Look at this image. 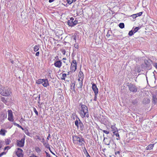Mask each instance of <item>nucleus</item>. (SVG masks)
Returning a JSON list of instances; mask_svg holds the SVG:
<instances>
[{
  "label": "nucleus",
  "mask_w": 157,
  "mask_h": 157,
  "mask_svg": "<svg viewBox=\"0 0 157 157\" xmlns=\"http://www.w3.org/2000/svg\"><path fill=\"white\" fill-rule=\"evenodd\" d=\"M72 140L74 144L80 146L84 145V139L81 136H74L72 137Z\"/></svg>",
  "instance_id": "1"
},
{
  "label": "nucleus",
  "mask_w": 157,
  "mask_h": 157,
  "mask_svg": "<svg viewBox=\"0 0 157 157\" xmlns=\"http://www.w3.org/2000/svg\"><path fill=\"white\" fill-rule=\"evenodd\" d=\"M81 105V109L80 110L79 113L81 117L83 118L85 117L87 118L89 117L88 114V110L87 107L85 105L80 104Z\"/></svg>",
  "instance_id": "2"
},
{
  "label": "nucleus",
  "mask_w": 157,
  "mask_h": 157,
  "mask_svg": "<svg viewBox=\"0 0 157 157\" xmlns=\"http://www.w3.org/2000/svg\"><path fill=\"white\" fill-rule=\"evenodd\" d=\"M0 94L3 96H7L10 94L9 88L8 86H0Z\"/></svg>",
  "instance_id": "3"
},
{
  "label": "nucleus",
  "mask_w": 157,
  "mask_h": 157,
  "mask_svg": "<svg viewBox=\"0 0 157 157\" xmlns=\"http://www.w3.org/2000/svg\"><path fill=\"white\" fill-rule=\"evenodd\" d=\"M127 86H128L129 90L132 92L136 93L137 91V87L135 85L131 83H128Z\"/></svg>",
  "instance_id": "4"
},
{
  "label": "nucleus",
  "mask_w": 157,
  "mask_h": 157,
  "mask_svg": "<svg viewBox=\"0 0 157 157\" xmlns=\"http://www.w3.org/2000/svg\"><path fill=\"white\" fill-rule=\"evenodd\" d=\"M77 63L76 60H74L72 61V63L70 67V72L71 73L74 72L77 69Z\"/></svg>",
  "instance_id": "5"
},
{
  "label": "nucleus",
  "mask_w": 157,
  "mask_h": 157,
  "mask_svg": "<svg viewBox=\"0 0 157 157\" xmlns=\"http://www.w3.org/2000/svg\"><path fill=\"white\" fill-rule=\"evenodd\" d=\"M78 23V21L74 20V18L72 17L67 21V24L69 26H74Z\"/></svg>",
  "instance_id": "6"
},
{
  "label": "nucleus",
  "mask_w": 157,
  "mask_h": 157,
  "mask_svg": "<svg viewBox=\"0 0 157 157\" xmlns=\"http://www.w3.org/2000/svg\"><path fill=\"white\" fill-rule=\"evenodd\" d=\"M8 120L11 122L13 121V112L11 110H8Z\"/></svg>",
  "instance_id": "7"
},
{
  "label": "nucleus",
  "mask_w": 157,
  "mask_h": 157,
  "mask_svg": "<svg viewBox=\"0 0 157 157\" xmlns=\"http://www.w3.org/2000/svg\"><path fill=\"white\" fill-rule=\"evenodd\" d=\"M25 140L24 138H23L20 140H17V146L20 147H23L24 145Z\"/></svg>",
  "instance_id": "8"
},
{
  "label": "nucleus",
  "mask_w": 157,
  "mask_h": 157,
  "mask_svg": "<svg viewBox=\"0 0 157 157\" xmlns=\"http://www.w3.org/2000/svg\"><path fill=\"white\" fill-rule=\"evenodd\" d=\"M144 63L146 67L150 68L152 63V61L150 59H145Z\"/></svg>",
  "instance_id": "9"
},
{
  "label": "nucleus",
  "mask_w": 157,
  "mask_h": 157,
  "mask_svg": "<svg viewBox=\"0 0 157 157\" xmlns=\"http://www.w3.org/2000/svg\"><path fill=\"white\" fill-rule=\"evenodd\" d=\"M23 151L22 149L18 148L16 152V154L18 157H23V154L22 153Z\"/></svg>",
  "instance_id": "10"
},
{
  "label": "nucleus",
  "mask_w": 157,
  "mask_h": 157,
  "mask_svg": "<svg viewBox=\"0 0 157 157\" xmlns=\"http://www.w3.org/2000/svg\"><path fill=\"white\" fill-rule=\"evenodd\" d=\"M54 65L56 67L60 68L62 66V65L61 60L55 61L54 63Z\"/></svg>",
  "instance_id": "11"
},
{
  "label": "nucleus",
  "mask_w": 157,
  "mask_h": 157,
  "mask_svg": "<svg viewBox=\"0 0 157 157\" xmlns=\"http://www.w3.org/2000/svg\"><path fill=\"white\" fill-rule=\"evenodd\" d=\"M111 140L109 138H108L104 137L103 142L105 144L109 145L110 144L111 142Z\"/></svg>",
  "instance_id": "12"
},
{
  "label": "nucleus",
  "mask_w": 157,
  "mask_h": 157,
  "mask_svg": "<svg viewBox=\"0 0 157 157\" xmlns=\"http://www.w3.org/2000/svg\"><path fill=\"white\" fill-rule=\"evenodd\" d=\"M92 89L94 92V94H98V89L97 87L96 84L94 83H93L92 84Z\"/></svg>",
  "instance_id": "13"
},
{
  "label": "nucleus",
  "mask_w": 157,
  "mask_h": 157,
  "mask_svg": "<svg viewBox=\"0 0 157 157\" xmlns=\"http://www.w3.org/2000/svg\"><path fill=\"white\" fill-rule=\"evenodd\" d=\"M78 120L79 121V128L80 129L81 131H82L84 129V125L81 122V121L78 118Z\"/></svg>",
  "instance_id": "14"
},
{
  "label": "nucleus",
  "mask_w": 157,
  "mask_h": 157,
  "mask_svg": "<svg viewBox=\"0 0 157 157\" xmlns=\"http://www.w3.org/2000/svg\"><path fill=\"white\" fill-rule=\"evenodd\" d=\"M42 85L44 87H47L49 85V84L47 79H44L43 83H42Z\"/></svg>",
  "instance_id": "15"
},
{
  "label": "nucleus",
  "mask_w": 157,
  "mask_h": 157,
  "mask_svg": "<svg viewBox=\"0 0 157 157\" xmlns=\"http://www.w3.org/2000/svg\"><path fill=\"white\" fill-rule=\"evenodd\" d=\"M157 102V98L155 95H153L152 96V102L155 104Z\"/></svg>",
  "instance_id": "16"
},
{
  "label": "nucleus",
  "mask_w": 157,
  "mask_h": 157,
  "mask_svg": "<svg viewBox=\"0 0 157 157\" xmlns=\"http://www.w3.org/2000/svg\"><path fill=\"white\" fill-rule=\"evenodd\" d=\"M112 130L113 132V133L116 132V131H118L117 128L115 127V125H113L111 126Z\"/></svg>",
  "instance_id": "17"
},
{
  "label": "nucleus",
  "mask_w": 157,
  "mask_h": 157,
  "mask_svg": "<svg viewBox=\"0 0 157 157\" xmlns=\"http://www.w3.org/2000/svg\"><path fill=\"white\" fill-rule=\"evenodd\" d=\"M7 132V131L4 129H2L0 131V134L3 136L5 135L6 133Z\"/></svg>",
  "instance_id": "18"
},
{
  "label": "nucleus",
  "mask_w": 157,
  "mask_h": 157,
  "mask_svg": "<svg viewBox=\"0 0 157 157\" xmlns=\"http://www.w3.org/2000/svg\"><path fill=\"white\" fill-rule=\"evenodd\" d=\"M150 102V100L147 98H144L143 100V102L144 104H148Z\"/></svg>",
  "instance_id": "19"
},
{
  "label": "nucleus",
  "mask_w": 157,
  "mask_h": 157,
  "mask_svg": "<svg viewBox=\"0 0 157 157\" xmlns=\"http://www.w3.org/2000/svg\"><path fill=\"white\" fill-rule=\"evenodd\" d=\"M78 77L79 78H80L82 80H83V72L81 71H80L79 72L78 75Z\"/></svg>",
  "instance_id": "20"
},
{
  "label": "nucleus",
  "mask_w": 157,
  "mask_h": 157,
  "mask_svg": "<svg viewBox=\"0 0 157 157\" xmlns=\"http://www.w3.org/2000/svg\"><path fill=\"white\" fill-rule=\"evenodd\" d=\"M154 144H150L149 145L146 147L147 150H151L154 145Z\"/></svg>",
  "instance_id": "21"
},
{
  "label": "nucleus",
  "mask_w": 157,
  "mask_h": 157,
  "mask_svg": "<svg viewBox=\"0 0 157 157\" xmlns=\"http://www.w3.org/2000/svg\"><path fill=\"white\" fill-rule=\"evenodd\" d=\"M39 45H36L33 48V50L35 52H37L39 49Z\"/></svg>",
  "instance_id": "22"
},
{
  "label": "nucleus",
  "mask_w": 157,
  "mask_h": 157,
  "mask_svg": "<svg viewBox=\"0 0 157 157\" xmlns=\"http://www.w3.org/2000/svg\"><path fill=\"white\" fill-rule=\"evenodd\" d=\"M44 79H39L36 80V83L37 84H39L40 83H43V81Z\"/></svg>",
  "instance_id": "23"
},
{
  "label": "nucleus",
  "mask_w": 157,
  "mask_h": 157,
  "mask_svg": "<svg viewBox=\"0 0 157 157\" xmlns=\"http://www.w3.org/2000/svg\"><path fill=\"white\" fill-rule=\"evenodd\" d=\"M67 64H66L65 66H64L63 67V72H65L66 71H68V69L69 68L67 66Z\"/></svg>",
  "instance_id": "24"
},
{
  "label": "nucleus",
  "mask_w": 157,
  "mask_h": 157,
  "mask_svg": "<svg viewBox=\"0 0 157 157\" xmlns=\"http://www.w3.org/2000/svg\"><path fill=\"white\" fill-rule=\"evenodd\" d=\"M75 125L77 126L78 129L79 128V120H76L75 122Z\"/></svg>",
  "instance_id": "25"
},
{
  "label": "nucleus",
  "mask_w": 157,
  "mask_h": 157,
  "mask_svg": "<svg viewBox=\"0 0 157 157\" xmlns=\"http://www.w3.org/2000/svg\"><path fill=\"white\" fill-rule=\"evenodd\" d=\"M113 133L114 135H116V136L118 137L116 138L117 140H120V138L119 137V135L118 132V131H116V132Z\"/></svg>",
  "instance_id": "26"
},
{
  "label": "nucleus",
  "mask_w": 157,
  "mask_h": 157,
  "mask_svg": "<svg viewBox=\"0 0 157 157\" xmlns=\"http://www.w3.org/2000/svg\"><path fill=\"white\" fill-rule=\"evenodd\" d=\"M78 86V88H81L82 86V81H81L79 82Z\"/></svg>",
  "instance_id": "27"
},
{
  "label": "nucleus",
  "mask_w": 157,
  "mask_h": 157,
  "mask_svg": "<svg viewBox=\"0 0 157 157\" xmlns=\"http://www.w3.org/2000/svg\"><path fill=\"white\" fill-rule=\"evenodd\" d=\"M62 76L61 79L65 80V78L67 76V74L65 73H63L62 74Z\"/></svg>",
  "instance_id": "28"
},
{
  "label": "nucleus",
  "mask_w": 157,
  "mask_h": 157,
  "mask_svg": "<svg viewBox=\"0 0 157 157\" xmlns=\"http://www.w3.org/2000/svg\"><path fill=\"white\" fill-rule=\"evenodd\" d=\"M119 26L121 29H123L124 28V23H120L119 24Z\"/></svg>",
  "instance_id": "29"
},
{
  "label": "nucleus",
  "mask_w": 157,
  "mask_h": 157,
  "mask_svg": "<svg viewBox=\"0 0 157 157\" xmlns=\"http://www.w3.org/2000/svg\"><path fill=\"white\" fill-rule=\"evenodd\" d=\"M75 84L74 83H71V90H74L75 89Z\"/></svg>",
  "instance_id": "30"
},
{
  "label": "nucleus",
  "mask_w": 157,
  "mask_h": 157,
  "mask_svg": "<svg viewBox=\"0 0 157 157\" xmlns=\"http://www.w3.org/2000/svg\"><path fill=\"white\" fill-rule=\"evenodd\" d=\"M71 38H73V40H75V42H76V36L75 34L72 35L71 36Z\"/></svg>",
  "instance_id": "31"
},
{
  "label": "nucleus",
  "mask_w": 157,
  "mask_h": 157,
  "mask_svg": "<svg viewBox=\"0 0 157 157\" xmlns=\"http://www.w3.org/2000/svg\"><path fill=\"white\" fill-rule=\"evenodd\" d=\"M140 27H136L134 30H133V32L134 33H136V32L139 29H140Z\"/></svg>",
  "instance_id": "32"
},
{
  "label": "nucleus",
  "mask_w": 157,
  "mask_h": 157,
  "mask_svg": "<svg viewBox=\"0 0 157 157\" xmlns=\"http://www.w3.org/2000/svg\"><path fill=\"white\" fill-rule=\"evenodd\" d=\"M36 151L37 153H39L40 151H41V150L38 147H36L35 148Z\"/></svg>",
  "instance_id": "33"
},
{
  "label": "nucleus",
  "mask_w": 157,
  "mask_h": 157,
  "mask_svg": "<svg viewBox=\"0 0 157 157\" xmlns=\"http://www.w3.org/2000/svg\"><path fill=\"white\" fill-rule=\"evenodd\" d=\"M33 110L36 115L37 116L38 115V113L35 107H33Z\"/></svg>",
  "instance_id": "34"
},
{
  "label": "nucleus",
  "mask_w": 157,
  "mask_h": 157,
  "mask_svg": "<svg viewBox=\"0 0 157 157\" xmlns=\"http://www.w3.org/2000/svg\"><path fill=\"white\" fill-rule=\"evenodd\" d=\"M67 3L69 4H71L74 0H66Z\"/></svg>",
  "instance_id": "35"
},
{
  "label": "nucleus",
  "mask_w": 157,
  "mask_h": 157,
  "mask_svg": "<svg viewBox=\"0 0 157 157\" xmlns=\"http://www.w3.org/2000/svg\"><path fill=\"white\" fill-rule=\"evenodd\" d=\"M1 100L3 103H5L6 102V100L5 99V98H4V97H1Z\"/></svg>",
  "instance_id": "36"
},
{
  "label": "nucleus",
  "mask_w": 157,
  "mask_h": 157,
  "mask_svg": "<svg viewBox=\"0 0 157 157\" xmlns=\"http://www.w3.org/2000/svg\"><path fill=\"white\" fill-rule=\"evenodd\" d=\"M133 31L132 30L129 32L128 34L129 36H132L133 34Z\"/></svg>",
  "instance_id": "37"
},
{
  "label": "nucleus",
  "mask_w": 157,
  "mask_h": 157,
  "mask_svg": "<svg viewBox=\"0 0 157 157\" xmlns=\"http://www.w3.org/2000/svg\"><path fill=\"white\" fill-rule=\"evenodd\" d=\"M74 47H75V48L78 49V48H79V46H78V44L77 43H76V44H74Z\"/></svg>",
  "instance_id": "38"
},
{
  "label": "nucleus",
  "mask_w": 157,
  "mask_h": 157,
  "mask_svg": "<svg viewBox=\"0 0 157 157\" xmlns=\"http://www.w3.org/2000/svg\"><path fill=\"white\" fill-rule=\"evenodd\" d=\"M142 13H143V12H139V13L136 14V15L137 17V16H141L142 14Z\"/></svg>",
  "instance_id": "39"
},
{
  "label": "nucleus",
  "mask_w": 157,
  "mask_h": 157,
  "mask_svg": "<svg viewBox=\"0 0 157 157\" xmlns=\"http://www.w3.org/2000/svg\"><path fill=\"white\" fill-rule=\"evenodd\" d=\"M95 94V96H94V100L95 101H96L97 100L98 94Z\"/></svg>",
  "instance_id": "40"
},
{
  "label": "nucleus",
  "mask_w": 157,
  "mask_h": 157,
  "mask_svg": "<svg viewBox=\"0 0 157 157\" xmlns=\"http://www.w3.org/2000/svg\"><path fill=\"white\" fill-rule=\"evenodd\" d=\"M6 154V152H3L0 154V157L2 156L3 155Z\"/></svg>",
  "instance_id": "41"
},
{
  "label": "nucleus",
  "mask_w": 157,
  "mask_h": 157,
  "mask_svg": "<svg viewBox=\"0 0 157 157\" xmlns=\"http://www.w3.org/2000/svg\"><path fill=\"white\" fill-rule=\"evenodd\" d=\"M102 131L105 133L106 134H108L109 133V131H107L105 130H103Z\"/></svg>",
  "instance_id": "42"
},
{
  "label": "nucleus",
  "mask_w": 157,
  "mask_h": 157,
  "mask_svg": "<svg viewBox=\"0 0 157 157\" xmlns=\"http://www.w3.org/2000/svg\"><path fill=\"white\" fill-rule=\"evenodd\" d=\"M86 156L87 157H91L90 156V155L89 154V153H88V152H87V151H86Z\"/></svg>",
  "instance_id": "43"
},
{
  "label": "nucleus",
  "mask_w": 157,
  "mask_h": 157,
  "mask_svg": "<svg viewBox=\"0 0 157 157\" xmlns=\"http://www.w3.org/2000/svg\"><path fill=\"white\" fill-rule=\"evenodd\" d=\"M153 65L157 69V63H153Z\"/></svg>",
  "instance_id": "44"
},
{
  "label": "nucleus",
  "mask_w": 157,
  "mask_h": 157,
  "mask_svg": "<svg viewBox=\"0 0 157 157\" xmlns=\"http://www.w3.org/2000/svg\"><path fill=\"white\" fill-rule=\"evenodd\" d=\"M36 137L37 138V139H38L40 140H41V139L39 136H36Z\"/></svg>",
  "instance_id": "45"
},
{
  "label": "nucleus",
  "mask_w": 157,
  "mask_h": 157,
  "mask_svg": "<svg viewBox=\"0 0 157 157\" xmlns=\"http://www.w3.org/2000/svg\"><path fill=\"white\" fill-rule=\"evenodd\" d=\"M46 157H51L50 155L48 152H46Z\"/></svg>",
  "instance_id": "46"
},
{
  "label": "nucleus",
  "mask_w": 157,
  "mask_h": 157,
  "mask_svg": "<svg viewBox=\"0 0 157 157\" xmlns=\"http://www.w3.org/2000/svg\"><path fill=\"white\" fill-rule=\"evenodd\" d=\"M132 16L134 18H135L136 17H137V16H136V14H133L132 15Z\"/></svg>",
  "instance_id": "47"
},
{
  "label": "nucleus",
  "mask_w": 157,
  "mask_h": 157,
  "mask_svg": "<svg viewBox=\"0 0 157 157\" xmlns=\"http://www.w3.org/2000/svg\"><path fill=\"white\" fill-rule=\"evenodd\" d=\"M39 54H40L39 52H36V54H35L36 56H39Z\"/></svg>",
  "instance_id": "48"
},
{
  "label": "nucleus",
  "mask_w": 157,
  "mask_h": 157,
  "mask_svg": "<svg viewBox=\"0 0 157 157\" xmlns=\"http://www.w3.org/2000/svg\"><path fill=\"white\" fill-rule=\"evenodd\" d=\"M40 94L39 96H38V99L39 100V101H38V103L39 102V101L40 100Z\"/></svg>",
  "instance_id": "49"
},
{
  "label": "nucleus",
  "mask_w": 157,
  "mask_h": 157,
  "mask_svg": "<svg viewBox=\"0 0 157 157\" xmlns=\"http://www.w3.org/2000/svg\"><path fill=\"white\" fill-rule=\"evenodd\" d=\"M62 53L63 55H65L66 53V51L65 50H63L62 51Z\"/></svg>",
  "instance_id": "50"
},
{
  "label": "nucleus",
  "mask_w": 157,
  "mask_h": 157,
  "mask_svg": "<svg viewBox=\"0 0 157 157\" xmlns=\"http://www.w3.org/2000/svg\"><path fill=\"white\" fill-rule=\"evenodd\" d=\"M9 148V146L6 147L4 148V150L5 151L6 150L7 148Z\"/></svg>",
  "instance_id": "51"
},
{
  "label": "nucleus",
  "mask_w": 157,
  "mask_h": 157,
  "mask_svg": "<svg viewBox=\"0 0 157 157\" xmlns=\"http://www.w3.org/2000/svg\"><path fill=\"white\" fill-rule=\"evenodd\" d=\"M78 81L79 82H80V81H83V80H82L81 79V78H78Z\"/></svg>",
  "instance_id": "52"
},
{
  "label": "nucleus",
  "mask_w": 157,
  "mask_h": 157,
  "mask_svg": "<svg viewBox=\"0 0 157 157\" xmlns=\"http://www.w3.org/2000/svg\"><path fill=\"white\" fill-rule=\"evenodd\" d=\"M50 134H49L48 136L47 137V140H49V138L50 137Z\"/></svg>",
  "instance_id": "53"
},
{
  "label": "nucleus",
  "mask_w": 157,
  "mask_h": 157,
  "mask_svg": "<svg viewBox=\"0 0 157 157\" xmlns=\"http://www.w3.org/2000/svg\"><path fill=\"white\" fill-rule=\"evenodd\" d=\"M54 0H49V2H50V3H51L53 2L54 1Z\"/></svg>",
  "instance_id": "54"
},
{
  "label": "nucleus",
  "mask_w": 157,
  "mask_h": 157,
  "mask_svg": "<svg viewBox=\"0 0 157 157\" xmlns=\"http://www.w3.org/2000/svg\"><path fill=\"white\" fill-rule=\"evenodd\" d=\"M44 141H45V140H44V138H43L42 139V140L41 141V142H42V143H43V142H44Z\"/></svg>",
  "instance_id": "55"
},
{
  "label": "nucleus",
  "mask_w": 157,
  "mask_h": 157,
  "mask_svg": "<svg viewBox=\"0 0 157 157\" xmlns=\"http://www.w3.org/2000/svg\"><path fill=\"white\" fill-rule=\"evenodd\" d=\"M17 126L19 128L21 127V126L18 124H17Z\"/></svg>",
  "instance_id": "56"
},
{
  "label": "nucleus",
  "mask_w": 157,
  "mask_h": 157,
  "mask_svg": "<svg viewBox=\"0 0 157 157\" xmlns=\"http://www.w3.org/2000/svg\"><path fill=\"white\" fill-rule=\"evenodd\" d=\"M13 124L14 125H15V126H17V124H17V123H13Z\"/></svg>",
  "instance_id": "57"
},
{
  "label": "nucleus",
  "mask_w": 157,
  "mask_h": 157,
  "mask_svg": "<svg viewBox=\"0 0 157 157\" xmlns=\"http://www.w3.org/2000/svg\"><path fill=\"white\" fill-rule=\"evenodd\" d=\"M21 128L23 130H24V129L21 126V128Z\"/></svg>",
  "instance_id": "58"
},
{
  "label": "nucleus",
  "mask_w": 157,
  "mask_h": 157,
  "mask_svg": "<svg viewBox=\"0 0 157 157\" xmlns=\"http://www.w3.org/2000/svg\"><path fill=\"white\" fill-rule=\"evenodd\" d=\"M66 58H63V60H66Z\"/></svg>",
  "instance_id": "59"
},
{
  "label": "nucleus",
  "mask_w": 157,
  "mask_h": 157,
  "mask_svg": "<svg viewBox=\"0 0 157 157\" xmlns=\"http://www.w3.org/2000/svg\"><path fill=\"white\" fill-rule=\"evenodd\" d=\"M69 72H68L67 75H69Z\"/></svg>",
  "instance_id": "60"
},
{
  "label": "nucleus",
  "mask_w": 157,
  "mask_h": 157,
  "mask_svg": "<svg viewBox=\"0 0 157 157\" xmlns=\"http://www.w3.org/2000/svg\"><path fill=\"white\" fill-rule=\"evenodd\" d=\"M52 153L53 154L55 155V154L53 152H52Z\"/></svg>",
  "instance_id": "61"
},
{
  "label": "nucleus",
  "mask_w": 157,
  "mask_h": 157,
  "mask_svg": "<svg viewBox=\"0 0 157 157\" xmlns=\"http://www.w3.org/2000/svg\"><path fill=\"white\" fill-rule=\"evenodd\" d=\"M77 0H74V1L75 2V1H76Z\"/></svg>",
  "instance_id": "62"
},
{
  "label": "nucleus",
  "mask_w": 157,
  "mask_h": 157,
  "mask_svg": "<svg viewBox=\"0 0 157 157\" xmlns=\"http://www.w3.org/2000/svg\"><path fill=\"white\" fill-rule=\"evenodd\" d=\"M50 151L51 152V153L52 152V151L50 150Z\"/></svg>",
  "instance_id": "63"
},
{
  "label": "nucleus",
  "mask_w": 157,
  "mask_h": 157,
  "mask_svg": "<svg viewBox=\"0 0 157 157\" xmlns=\"http://www.w3.org/2000/svg\"><path fill=\"white\" fill-rule=\"evenodd\" d=\"M63 62L64 63H65V61H63Z\"/></svg>",
  "instance_id": "64"
}]
</instances>
